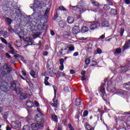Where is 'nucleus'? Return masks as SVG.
Returning a JSON list of instances; mask_svg holds the SVG:
<instances>
[{"label":"nucleus","mask_w":130,"mask_h":130,"mask_svg":"<svg viewBox=\"0 0 130 130\" xmlns=\"http://www.w3.org/2000/svg\"><path fill=\"white\" fill-rule=\"evenodd\" d=\"M35 119L38 123H35L31 124V127L28 125H24L23 130H37L40 127H43L45 122V119L44 118L40 117L38 115L35 116Z\"/></svg>","instance_id":"obj_1"},{"label":"nucleus","mask_w":130,"mask_h":130,"mask_svg":"<svg viewBox=\"0 0 130 130\" xmlns=\"http://www.w3.org/2000/svg\"><path fill=\"white\" fill-rule=\"evenodd\" d=\"M42 5V4L40 3L38 0H35L33 11L35 12L34 13L33 16L35 17V19H36V20H38L39 19V18H40V14L37 12L38 11V8H41Z\"/></svg>","instance_id":"obj_2"},{"label":"nucleus","mask_w":130,"mask_h":130,"mask_svg":"<svg viewBox=\"0 0 130 130\" xmlns=\"http://www.w3.org/2000/svg\"><path fill=\"white\" fill-rule=\"evenodd\" d=\"M53 87L54 88L55 96L53 99V103H51L50 105H51V106L56 109L58 108V106H59V103L58 102V100H56L55 101V95H56V90L55 89V86L53 85Z\"/></svg>","instance_id":"obj_3"},{"label":"nucleus","mask_w":130,"mask_h":130,"mask_svg":"<svg viewBox=\"0 0 130 130\" xmlns=\"http://www.w3.org/2000/svg\"><path fill=\"white\" fill-rule=\"evenodd\" d=\"M70 53V51L68 49L67 47L64 49H61L60 51H59L57 53V56L58 57H61L62 55H65L66 54H69Z\"/></svg>","instance_id":"obj_4"},{"label":"nucleus","mask_w":130,"mask_h":130,"mask_svg":"<svg viewBox=\"0 0 130 130\" xmlns=\"http://www.w3.org/2000/svg\"><path fill=\"white\" fill-rule=\"evenodd\" d=\"M70 7H72V10H74V11L81 12L83 9V7H84V4L83 3V2L81 1L79 3L78 5L76 6L70 5Z\"/></svg>","instance_id":"obj_5"},{"label":"nucleus","mask_w":130,"mask_h":130,"mask_svg":"<svg viewBox=\"0 0 130 130\" xmlns=\"http://www.w3.org/2000/svg\"><path fill=\"white\" fill-rule=\"evenodd\" d=\"M5 66L3 67L4 70L2 71V74L4 75V76H6L8 75V74H10L11 72H13V68L9 67L8 64H6Z\"/></svg>","instance_id":"obj_6"},{"label":"nucleus","mask_w":130,"mask_h":130,"mask_svg":"<svg viewBox=\"0 0 130 130\" xmlns=\"http://www.w3.org/2000/svg\"><path fill=\"white\" fill-rule=\"evenodd\" d=\"M11 125L12 128H14L15 129H17V128H21V122L19 120L13 121L11 122Z\"/></svg>","instance_id":"obj_7"},{"label":"nucleus","mask_w":130,"mask_h":130,"mask_svg":"<svg viewBox=\"0 0 130 130\" xmlns=\"http://www.w3.org/2000/svg\"><path fill=\"white\" fill-rule=\"evenodd\" d=\"M100 27V23L98 22H93L91 23L89 28L91 30H95V29H97V28H99Z\"/></svg>","instance_id":"obj_8"},{"label":"nucleus","mask_w":130,"mask_h":130,"mask_svg":"<svg viewBox=\"0 0 130 130\" xmlns=\"http://www.w3.org/2000/svg\"><path fill=\"white\" fill-rule=\"evenodd\" d=\"M105 84H102L100 87V93L102 96H104L106 94L105 92Z\"/></svg>","instance_id":"obj_9"},{"label":"nucleus","mask_w":130,"mask_h":130,"mask_svg":"<svg viewBox=\"0 0 130 130\" xmlns=\"http://www.w3.org/2000/svg\"><path fill=\"white\" fill-rule=\"evenodd\" d=\"M1 84L0 89H1L2 91H8L9 90V88H8V83L3 82H1Z\"/></svg>","instance_id":"obj_10"},{"label":"nucleus","mask_w":130,"mask_h":130,"mask_svg":"<svg viewBox=\"0 0 130 130\" xmlns=\"http://www.w3.org/2000/svg\"><path fill=\"white\" fill-rule=\"evenodd\" d=\"M25 43H27V45H32L33 44V41L32 40V37H27L23 40Z\"/></svg>","instance_id":"obj_11"},{"label":"nucleus","mask_w":130,"mask_h":130,"mask_svg":"<svg viewBox=\"0 0 130 130\" xmlns=\"http://www.w3.org/2000/svg\"><path fill=\"white\" fill-rule=\"evenodd\" d=\"M45 28V25L43 24H38L37 26H34V29H36V31H41Z\"/></svg>","instance_id":"obj_12"},{"label":"nucleus","mask_w":130,"mask_h":130,"mask_svg":"<svg viewBox=\"0 0 130 130\" xmlns=\"http://www.w3.org/2000/svg\"><path fill=\"white\" fill-rule=\"evenodd\" d=\"M130 48V40H128L126 41L125 44L123 45L122 47V49L123 51L126 50V49H128Z\"/></svg>","instance_id":"obj_13"},{"label":"nucleus","mask_w":130,"mask_h":130,"mask_svg":"<svg viewBox=\"0 0 130 130\" xmlns=\"http://www.w3.org/2000/svg\"><path fill=\"white\" fill-rule=\"evenodd\" d=\"M10 88L11 90H12V91H15V89L17 88V84L16 81H13L11 82Z\"/></svg>","instance_id":"obj_14"},{"label":"nucleus","mask_w":130,"mask_h":130,"mask_svg":"<svg viewBox=\"0 0 130 130\" xmlns=\"http://www.w3.org/2000/svg\"><path fill=\"white\" fill-rule=\"evenodd\" d=\"M80 32V27L79 26H74L72 29V33L73 34H78V33Z\"/></svg>","instance_id":"obj_15"},{"label":"nucleus","mask_w":130,"mask_h":130,"mask_svg":"<svg viewBox=\"0 0 130 130\" xmlns=\"http://www.w3.org/2000/svg\"><path fill=\"white\" fill-rule=\"evenodd\" d=\"M67 22L69 24H73L75 22V17L73 16H69L67 18Z\"/></svg>","instance_id":"obj_16"},{"label":"nucleus","mask_w":130,"mask_h":130,"mask_svg":"<svg viewBox=\"0 0 130 130\" xmlns=\"http://www.w3.org/2000/svg\"><path fill=\"white\" fill-rule=\"evenodd\" d=\"M91 3L93 5V7H95V8H99V7L101 6L100 5V4L96 1L91 0Z\"/></svg>","instance_id":"obj_17"},{"label":"nucleus","mask_w":130,"mask_h":130,"mask_svg":"<svg viewBox=\"0 0 130 130\" xmlns=\"http://www.w3.org/2000/svg\"><path fill=\"white\" fill-rule=\"evenodd\" d=\"M28 98V94L26 93H21L20 95V100H24V99H26Z\"/></svg>","instance_id":"obj_18"},{"label":"nucleus","mask_w":130,"mask_h":130,"mask_svg":"<svg viewBox=\"0 0 130 130\" xmlns=\"http://www.w3.org/2000/svg\"><path fill=\"white\" fill-rule=\"evenodd\" d=\"M114 55H117V54H120L121 53V48H118L113 51Z\"/></svg>","instance_id":"obj_19"},{"label":"nucleus","mask_w":130,"mask_h":130,"mask_svg":"<svg viewBox=\"0 0 130 130\" xmlns=\"http://www.w3.org/2000/svg\"><path fill=\"white\" fill-rule=\"evenodd\" d=\"M34 105V104H33V102H31V101H28L26 102V106L27 107H28V108H31V107H33Z\"/></svg>","instance_id":"obj_20"},{"label":"nucleus","mask_w":130,"mask_h":130,"mask_svg":"<svg viewBox=\"0 0 130 130\" xmlns=\"http://www.w3.org/2000/svg\"><path fill=\"white\" fill-rule=\"evenodd\" d=\"M84 126L86 130H94V127L90 126L87 123H85Z\"/></svg>","instance_id":"obj_21"},{"label":"nucleus","mask_w":130,"mask_h":130,"mask_svg":"<svg viewBox=\"0 0 130 130\" xmlns=\"http://www.w3.org/2000/svg\"><path fill=\"white\" fill-rule=\"evenodd\" d=\"M48 80H49V77H46L44 79V84L46 86H50V83L48 82Z\"/></svg>","instance_id":"obj_22"},{"label":"nucleus","mask_w":130,"mask_h":130,"mask_svg":"<svg viewBox=\"0 0 130 130\" xmlns=\"http://www.w3.org/2000/svg\"><path fill=\"white\" fill-rule=\"evenodd\" d=\"M66 47L69 48V51H74L75 50V47L73 45H68Z\"/></svg>","instance_id":"obj_23"},{"label":"nucleus","mask_w":130,"mask_h":130,"mask_svg":"<svg viewBox=\"0 0 130 130\" xmlns=\"http://www.w3.org/2000/svg\"><path fill=\"white\" fill-rule=\"evenodd\" d=\"M89 31V28L87 26H83L81 28V32L82 33H86V32H88Z\"/></svg>","instance_id":"obj_24"},{"label":"nucleus","mask_w":130,"mask_h":130,"mask_svg":"<svg viewBox=\"0 0 130 130\" xmlns=\"http://www.w3.org/2000/svg\"><path fill=\"white\" fill-rule=\"evenodd\" d=\"M75 103L77 106H80V105L82 104V101L81 100V99H77L75 101Z\"/></svg>","instance_id":"obj_25"},{"label":"nucleus","mask_w":130,"mask_h":130,"mask_svg":"<svg viewBox=\"0 0 130 130\" xmlns=\"http://www.w3.org/2000/svg\"><path fill=\"white\" fill-rule=\"evenodd\" d=\"M102 26H103V27H109V23L106 21H103L102 23Z\"/></svg>","instance_id":"obj_26"},{"label":"nucleus","mask_w":130,"mask_h":130,"mask_svg":"<svg viewBox=\"0 0 130 130\" xmlns=\"http://www.w3.org/2000/svg\"><path fill=\"white\" fill-rule=\"evenodd\" d=\"M30 75L32 77V78H34V79H36L37 77H36V73H35V71L33 70L31 71Z\"/></svg>","instance_id":"obj_27"},{"label":"nucleus","mask_w":130,"mask_h":130,"mask_svg":"<svg viewBox=\"0 0 130 130\" xmlns=\"http://www.w3.org/2000/svg\"><path fill=\"white\" fill-rule=\"evenodd\" d=\"M14 91H16V94H20L21 92H22V88L17 87L14 90Z\"/></svg>","instance_id":"obj_28"},{"label":"nucleus","mask_w":130,"mask_h":130,"mask_svg":"<svg viewBox=\"0 0 130 130\" xmlns=\"http://www.w3.org/2000/svg\"><path fill=\"white\" fill-rule=\"evenodd\" d=\"M52 120H53V121H55L56 122H57L58 121L57 116L55 115H52Z\"/></svg>","instance_id":"obj_29"},{"label":"nucleus","mask_w":130,"mask_h":130,"mask_svg":"<svg viewBox=\"0 0 130 130\" xmlns=\"http://www.w3.org/2000/svg\"><path fill=\"white\" fill-rule=\"evenodd\" d=\"M6 22L8 26H10L12 24V19L9 17L6 18Z\"/></svg>","instance_id":"obj_30"},{"label":"nucleus","mask_w":130,"mask_h":130,"mask_svg":"<svg viewBox=\"0 0 130 130\" xmlns=\"http://www.w3.org/2000/svg\"><path fill=\"white\" fill-rule=\"evenodd\" d=\"M110 14H111V15H116V14H117L116 9H112L111 11Z\"/></svg>","instance_id":"obj_31"},{"label":"nucleus","mask_w":130,"mask_h":130,"mask_svg":"<svg viewBox=\"0 0 130 130\" xmlns=\"http://www.w3.org/2000/svg\"><path fill=\"white\" fill-rule=\"evenodd\" d=\"M37 111L40 113V116L38 115V116L40 117H42V118H43V114L41 112V110L40 109V108H38Z\"/></svg>","instance_id":"obj_32"},{"label":"nucleus","mask_w":130,"mask_h":130,"mask_svg":"<svg viewBox=\"0 0 130 130\" xmlns=\"http://www.w3.org/2000/svg\"><path fill=\"white\" fill-rule=\"evenodd\" d=\"M104 10V11H109L110 9V7L107 5H105L104 7H103Z\"/></svg>","instance_id":"obj_33"},{"label":"nucleus","mask_w":130,"mask_h":130,"mask_svg":"<svg viewBox=\"0 0 130 130\" xmlns=\"http://www.w3.org/2000/svg\"><path fill=\"white\" fill-rule=\"evenodd\" d=\"M120 36L122 37V36H123V33L124 32V28L121 27L120 28Z\"/></svg>","instance_id":"obj_34"},{"label":"nucleus","mask_w":130,"mask_h":130,"mask_svg":"<svg viewBox=\"0 0 130 130\" xmlns=\"http://www.w3.org/2000/svg\"><path fill=\"white\" fill-rule=\"evenodd\" d=\"M40 35V34H39V32H38V34H34L32 35V37L34 39H36V38H38V37H39Z\"/></svg>","instance_id":"obj_35"},{"label":"nucleus","mask_w":130,"mask_h":130,"mask_svg":"<svg viewBox=\"0 0 130 130\" xmlns=\"http://www.w3.org/2000/svg\"><path fill=\"white\" fill-rule=\"evenodd\" d=\"M1 41L2 42H3V43H4V44H6V45L8 44V42L4 38H1Z\"/></svg>","instance_id":"obj_36"},{"label":"nucleus","mask_w":130,"mask_h":130,"mask_svg":"<svg viewBox=\"0 0 130 130\" xmlns=\"http://www.w3.org/2000/svg\"><path fill=\"white\" fill-rule=\"evenodd\" d=\"M10 53H11V54H15V49L14 48V47H12L10 48Z\"/></svg>","instance_id":"obj_37"},{"label":"nucleus","mask_w":130,"mask_h":130,"mask_svg":"<svg viewBox=\"0 0 130 130\" xmlns=\"http://www.w3.org/2000/svg\"><path fill=\"white\" fill-rule=\"evenodd\" d=\"M59 62L60 65H63V62H64V59L60 58L59 59Z\"/></svg>","instance_id":"obj_38"},{"label":"nucleus","mask_w":130,"mask_h":130,"mask_svg":"<svg viewBox=\"0 0 130 130\" xmlns=\"http://www.w3.org/2000/svg\"><path fill=\"white\" fill-rule=\"evenodd\" d=\"M65 24L66 23L64 22L61 21V22H60L59 25L60 28H63L65 26Z\"/></svg>","instance_id":"obj_39"},{"label":"nucleus","mask_w":130,"mask_h":130,"mask_svg":"<svg viewBox=\"0 0 130 130\" xmlns=\"http://www.w3.org/2000/svg\"><path fill=\"white\" fill-rule=\"evenodd\" d=\"M88 114H89V112H88V111H84L83 112V117H86V116H88Z\"/></svg>","instance_id":"obj_40"},{"label":"nucleus","mask_w":130,"mask_h":130,"mask_svg":"<svg viewBox=\"0 0 130 130\" xmlns=\"http://www.w3.org/2000/svg\"><path fill=\"white\" fill-rule=\"evenodd\" d=\"M8 31L9 33H13V32H14V29H13V27H12L11 25L9 26Z\"/></svg>","instance_id":"obj_41"},{"label":"nucleus","mask_w":130,"mask_h":130,"mask_svg":"<svg viewBox=\"0 0 130 130\" xmlns=\"http://www.w3.org/2000/svg\"><path fill=\"white\" fill-rule=\"evenodd\" d=\"M123 88H125V87H130V82H128L127 83H124L123 84Z\"/></svg>","instance_id":"obj_42"},{"label":"nucleus","mask_w":130,"mask_h":130,"mask_svg":"<svg viewBox=\"0 0 130 130\" xmlns=\"http://www.w3.org/2000/svg\"><path fill=\"white\" fill-rule=\"evenodd\" d=\"M90 61H91V59H90L89 58H87V59H86L85 62L87 64V66H88V64H89V63H90Z\"/></svg>","instance_id":"obj_43"},{"label":"nucleus","mask_w":130,"mask_h":130,"mask_svg":"<svg viewBox=\"0 0 130 130\" xmlns=\"http://www.w3.org/2000/svg\"><path fill=\"white\" fill-rule=\"evenodd\" d=\"M59 10H60L61 11H67V9H66V8H64V7H63V6H60L59 7Z\"/></svg>","instance_id":"obj_44"},{"label":"nucleus","mask_w":130,"mask_h":130,"mask_svg":"<svg viewBox=\"0 0 130 130\" xmlns=\"http://www.w3.org/2000/svg\"><path fill=\"white\" fill-rule=\"evenodd\" d=\"M96 52L99 54H101V53H102V50L99 48L96 49Z\"/></svg>","instance_id":"obj_45"},{"label":"nucleus","mask_w":130,"mask_h":130,"mask_svg":"<svg viewBox=\"0 0 130 130\" xmlns=\"http://www.w3.org/2000/svg\"><path fill=\"white\" fill-rule=\"evenodd\" d=\"M8 113L6 112L4 113V115H3V118H4V119H7V118H8Z\"/></svg>","instance_id":"obj_46"},{"label":"nucleus","mask_w":130,"mask_h":130,"mask_svg":"<svg viewBox=\"0 0 130 130\" xmlns=\"http://www.w3.org/2000/svg\"><path fill=\"white\" fill-rule=\"evenodd\" d=\"M68 126L69 127L70 130H75V128L73 127V126L71 124H68Z\"/></svg>","instance_id":"obj_47"},{"label":"nucleus","mask_w":130,"mask_h":130,"mask_svg":"<svg viewBox=\"0 0 130 130\" xmlns=\"http://www.w3.org/2000/svg\"><path fill=\"white\" fill-rule=\"evenodd\" d=\"M16 14L17 15H19V14H21V10L20 9H18L15 11Z\"/></svg>","instance_id":"obj_48"},{"label":"nucleus","mask_w":130,"mask_h":130,"mask_svg":"<svg viewBox=\"0 0 130 130\" xmlns=\"http://www.w3.org/2000/svg\"><path fill=\"white\" fill-rule=\"evenodd\" d=\"M49 11H50V9L47 8V9L46 10L45 15H48L49 14Z\"/></svg>","instance_id":"obj_49"},{"label":"nucleus","mask_w":130,"mask_h":130,"mask_svg":"<svg viewBox=\"0 0 130 130\" xmlns=\"http://www.w3.org/2000/svg\"><path fill=\"white\" fill-rule=\"evenodd\" d=\"M64 90L65 91V92H70V89L69 88V87H64Z\"/></svg>","instance_id":"obj_50"},{"label":"nucleus","mask_w":130,"mask_h":130,"mask_svg":"<svg viewBox=\"0 0 130 130\" xmlns=\"http://www.w3.org/2000/svg\"><path fill=\"white\" fill-rule=\"evenodd\" d=\"M35 105L36 106V107H38L39 106V103L37 101H35Z\"/></svg>","instance_id":"obj_51"},{"label":"nucleus","mask_w":130,"mask_h":130,"mask_svg":"<svg viewBox=\"0 0 130 130\" xmlns=\"http://www.w3.org/2000/svg\"><path fill=\"white\" fill-rule=\"evenodd\" d=\"M75 118L76 119H79V118H80V113H78V114H77L75 116Z\"/></svg>","instance_id":"obj_52"},{"label":"nucleus","mask_w":130,"mask_h":130,"mask_svg":"<svg viewBox=\"0 0 130 130\" xmlns=\"http://www.w3.org/2000/svg\"><path fill=\"white\" fill-rule=\"evenodd\" d=\"M48 54V52L47 51H45L43 52V55H44V56H47Z\"/></svg>","instance_id":"obj_53"},{"label":"nucleus","mask_w":130,"mask_h":130,"mask_svg":"<svg viewBox=\"0 0 130 130\" xmlns=\"http://www.w3.org/2000/svg\"><path fill=\"white\" fill-rule=\"evenodd\" d=\"M58 17V14H57V13H56L54 16V20H56L57 18Z\"/></svg>","instance_id":"obj_54"},{"label":"nucleus","mask_w":130,"mask_h":130,"mask_svg":"<svg viewBox=\"0 0 130 130\" xmlns=\"http://www.w3.org/2000/svg\"><path fill=\"white\" fill-rule=\"evenodd\" d=\"M124 3L126 5H129L130 4V1L129 0H124Z\"/></svg>","instance_id":"obj_55"},{"label":"nucleus","mask_w":130,"mask_h":130,"mask_svg":"<svg viewBox=\"0 0 130 130\" xmlns=\"http://www.w3.org/2000/svg\"><path fill=\"white\" fill-rule=\"evenodd\" d=\"M4 48H5L4 44H3L2 43H0V49H4Z\"/></svg>","instance_id":"obj_56"},{"label":"nucleus","mask_w":130,"mask_h":130,"mask_svg":"<svg viewBox=\"0 0 130 130\" xmlns=\"http://www.w3.org/2000/svg\"><path fill=\"white\" fill-rule=\"evenodd\" d=\"M67 122V119H64L62 120V123L64 125H66V123Z\"/></svg>","instance_id":"obj_57"},{"label":"nucleus","mask_w":130,"mask_h":130,"mask_svg":"<svg viewBox=\"0 0 130 130\" xmlns=\"http://www.w3.org/2000/svg\"><path fill=\"white\" fill-rule=\"evenodd\" d=\"M64 68V67L63 66V65H60V66L59 67V70H60V71H63Z\"/></svg>","instance_id":"obj_58"},{"label":"nucleus","mask_w":130,"mask_h":130,"mask_svg":"<svg viewBox=\"0 0 130 130\" xmlns=\"http://www.w3.org/2000/svg\"><path fill=\"white\" fill-rule=\"evenodd\" d=\"M14 57H18L20 58L21 57V55L19 54H16L15 55H14Z\"/></svg>","instance_id":"obj_59"},{"label":"nucleus","mask_w":130,"mask_h":130,"mask_svg":"<svg viewBox=\"0 0 130 130\" xmlns=\"http://www.w3.org/2000/svg\"><path fill=\"white\" fill-rule=\"evenodd\" d=\"M6 57H7V58H11V55H10L9 53H7L6 54Z\"/></svg>","instance_id":"obj_60"},{"label":"nucleus","mask_w":130,"mask_h":130,"mask_svg":"<svg viewBox=\"0 0 130 130\" xmlns=\"http://www.w3.org/2000/svg\"><path fill=\"white\" fill-rule=\"evenodd\" d=\"M12 42H10L8 44V47H9V48L10 49V48H12V47H13V46H12Z\"/></svg>","instance_id":"obj_61"},{"label":"nucleus","mask_w":130,"mask_h":130,"mask_svg":"<svg viewBox=\"0 0 130 130\" xmlns=\"http://www.w3.org/2000/svg\"><path fill=\"white\" fill-rule=\"evenodd\" d=\"M50 33L52 36H54V35L55 34V33H54V31L53 30H51Z\"/></svg>","instance_id":"obj_62"},{"label":"nucleus","mask_w":130,"mask_h":130,"mask_svg":"<svg viewBox=\"0 0 130 130\" xmlns=\"http://www.w3.org/2000/svg\"><path fill=\"white\" fill-rule=\"evenodd\" d=\"M105 38V35H103L100 37V39H104Z\"/></svg>","instance_id":"obj_63"},{"label":"nucleus","mask_w":130,"mask_h":130,"mask_svg":"<svg viewBox=\"0 0 130 130\" xmlns=\"http://www.w3.org/2000/svg\"><path fill=\"white\" fill-rule=\"evenodd\" d=\"M70 74H71L72 75H74V74H75V71L74 70H71Z\"/></svg>","instance_id":"obj_64"}]
</instances>
